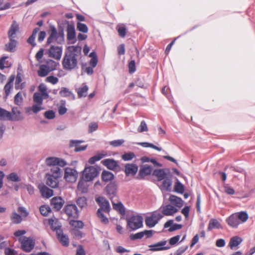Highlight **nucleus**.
Segmentation results:
<instances>
[{
	"mask_svg": "<svg viewBox=\"0 0 255 255\" xmlns=\"http://www.w3.org/2000/svg\"><path fill=\"white\" fill-rule=\"evenodd\" d=\"M81 47L79 46L69 47L68 51L65 52L62 61L64 69L71 71L75 69L78 65V57L81 55Z\"/></svg>",
	"mask_w": 255,
	"mask_h": 255,
	"instance_id": "f257e3e1",
	"label": "nucleus"
},
{
	"mask_svg": "<svg viewBox=\"0 0 255 255\" xmlns=\"http://www.w3.org/2000/svg\"><path fill=\"white\" fill-rule=\"evenodd\" d=\"M246 212H241L232 214L226 219V222L230 227L236 228L242 223L245 222L248 219Z\"/></svg>",
	"mask_w": 255,
	"mask_h": 255,
	"instance_id": "f03ea898",
	"label": "nucleus"
},
{
	"mask_svg": "<svg viewBox=\"0 0 255 255\" xmlns=\"http://www.w3.org/2000/svg\"><path fill=\"white\" fill-rule=\"evenodd\" d=\"M50 35L47 38L46 43L49 45L55 42L58 44H61L64 42V33L63 29L57 32L56 28L53 26L50 27Z\"/></svg>",
	"mask_w": 255,
	"mask_h": 255,
	"instance_id": "7ed1b4c3",
	"label": "nucleus"
},
{
	"mask_svg": "<svg viewBox=\"0 0 255 255\" xmlns=\"http://www.w3.org/2000/svg\"><path fill=\"white\" fill-rule=\"evenodd\" d=\"M54 220L50 219L49 223L51 225V229L56 231L57 238L60 244L64 247H68L69 245V239L68 236L64 234L61 229V227L58 226L55 227L53 224Z\"/></svg>",
	"mask_w": 255,
	"mask_h": 255,
	"instance_id": "20e7f679",
	"label": "nucleus"
},
{
	"mask_svg": "<svg viewBox=\"0 0 255 255\" xmlns=\"http://www.w3.org/2000/svg\"><path fill=\"white\" fill-rule=\"evenodd\" d=\"M99 173V168L97 166H90L85 167L82 172L83 179L86 182L93 180Z\"/></svg>",
	"mask_w": 255,
	"mask_h": 255,
	"instance_id": "39448f33",
	"label": "nucleus"
},
{
	"mask_svg": "<svg viewBox=\"0 0 255 255\" xmlns=\"http://www.w3.org/2000/svg\"><path fill=\"white\" fill-rule=\"evenodd\" d=\"M142 218L140 216H132L127 219V226L131 230H135L142 226Z\"/></svg>",
	"mask_w": 255,
	"mask_h": 255,
	"instance_id": "423d86ee",
	"label": "nucleus"
},
{
	"mask_svg": "<svg viewBox=\"0 0 255 255\" xmlns=\"http://www.w3.org/2000/svg\"><path fill=\"white\" fill-rule=\"evenodd\" d=\"M21 249L26 252H30L34 248L35 242L30 238L23 237L19 239Z\"/></svg>",
	"mask_w": 255,
	"mask_h": 255,
	"instance_id": "0eeeda50",
	"label": "nucleus"
},
{
	"mask_svg": "<svg viewBox=\"0 0 255 255\" xmlns=\"http://www.w3.org/2000/svg\"><path fill=\"white\" fill-rule=\"evenodd\" d=\"M78 173L76 169L70 167L65 169L64 178L68 182L74 183L78 178Z\"/></svg>",
	"mask_w": 255,
	"mask_h": 255,
	"instance_id": "6e6552de",
	"label": "nucleus"
},
{
	"mask_svg": "<svg viewBox=\"0 0 255 255\" xmlns=\"http://www.w3.org/2000/svg\"><path fill=\"white\" fill-rule=\"evenodd\" d=\"M162 217L163 216L160 213L154 212L151 216L145 218V224L149 228L153 227Z\"/></svg>",
	"mask_w": 255,
	"mask_h": 255,
	"instance_id": "1a4fd4ad",
	"label": "nucleus"
},
{
	"mask_svg": "<svg viewBox=\"0 0 255 255\" xmlns=\"http://www.w3.org/2000/svg\"><path fill=\"white\" fill-rule=\"evenodd\" d=\"M65 214L69 218L77 219L79 216V211L75 204H68L64 208Z\"/></svg>",
	"mask_w": 255,
	"mask_h": 255,
	"instance_id": "9d476101",
	"label": "nucleus"
},
{
	"mask_svg": "<svg viewBox=\"0 0 255 255\" xmlns=\"http://www.w3.org/2000/svg\"><path fill=\"white\" fill-rule=\"evenodd\" d=\"M97 203L100 206L99 209H101V211L106 213H109L111 210V207L109 202L105 197L100 196L96 198L95 199Z\"/></svg>",
	"mask_w": 255,
	"mask_h": 255,
	"instance_id": "9b49d317",
	"label": "nucleus"
},
{
	"mask_svg": "<svg viewBox=\"0 0 255 255\" xmlns=\"http://www.w3.org/2000/svg\"><path fill=\"white\" fill-rule=\"evenodd\" d=\"M118 187L115 182H111L106 187L105 191L111 200L117 196Z\"/></svg>",
	"mask_w": 255,
	"mask_h": 255,
	"instance_id": "f8f14e48",
	"label": "nucleus"
},
{
	"mask_svg": "<svg viewBox=\"0 0 255 255\" xmlns=\"http://www.w3.org/2000/svg\"><path fill=\"white\" fill-rule=\"evenodd\" d=\"M62 48L61 46H51L49 49V55L56 60H59L62 55Z\"/></svg>",
	"mask_w": 255,
	"mask_h": 255,
	"instance_id": "ddd939ff",
	"label": "nucleus"
},
{
	"mask_svg": "<svg viewBox=\"0 0 255 255\" xmlns=\"http://www.w3.org/2000/svg\"><path fill=\"white\" fill-rule=\"evenodd\" d=\"M152 175L157 177L158 181H161L168 176H170V174L167 169H156L153 171Z\"/></svg>",
	"mask_w": 255,
	"mask_h": 255,
	"instance_id": "4468645a",
	"label": "nucleus"
},
{
	"mask_svg": "<svg viewBox=\"0 0 255 255\" xmlns=\"http://www.w3.org/2000/svg\"><path fill=\"white\" fill-rule=\"evenodd\" d=\"M166 243V241H162L153 245H149L148 246L149 248H150L149 250L152 252H155L158 251L168 250L170 248V246L164 247Z\"/></svg>",
	"mask_w": 255,
	"mask_h": 255,
	"instance_id": "2eb2a0df",
	"label": "nucleus"
},
{
	"mask_svg": "<svg viewBox=\"0 0 255 255\" xmlns=\"http://www.w3.org/2000/svg\"><path fill=\"white\" fill-rule=\"evenodd\" d=\"M23 119L21 112L17 107H13L10 112L9 121H18Z\"/></svg>",
	"mask_w": 255,
	"mask_h": 255,
	"instance_id": "dca6fc26",
	"label": "nucleus"
},
{
	"mask_svg": "<svg viewBox=\"0 0 255 255\" xmlns=\"http://www.w3.org/2000/svg\"><path fill=\"white\" fill-rule=\"evenodd\" d=\"M59 178L50 175L49 173H47L46 174V184L52 188H57L59 185L58 179Z\"/></svg>",
	"mask_w": 255,
	"mask_h": 255,
	"instance_id": "f3484780",
	"label": "nucleus"
},
{
	"mask_svg": "<svg viewBox=\"0 0 255 255\" xmlns=\"http://www.w3.org/2000/svg\"><path fill=\"white\" fill-rule=\"evenodd\" d=\"M102 163L108 169L114 171L119 167L118 162L114 159H105L102 161Z\"/></svg>",
	"mask_w": 255,
	"mask_h": 255,
	"instance_id": "a211bd4d",
	"label": "nucleus"
},
{
	"mask_svg": "<svg viewBox=\"0 0 255 255\" xmlns=\"http://www.w3.org/2000/svg\"><path fill=\"white\" fill-rule=\"evenodd\" d=\"M65 202L61 197H54L51 200V205L56 211H59Z\"/></svg>",
	"mask_w": 255,
	"mask_h": 255,
	"instance_id": "6ab92c4d",
	"label": "nucleus"
},
{
	"mask_svg": "<svg viewBox=\"0 0 255 255\" xmlns=\"http://www.w3.org/2000/svg\"><path fill=\"white\" fill-rule=\"evenodd\" d=\"M19 27L15 20H13L7 32L8 38H16V33L18 32Z\"/></svg>",
	"mask_w": 255,
	"mask_h": 255,
	"instance_id": "aec40b11",
	"label": "nucleus"
},
{
	"mask_svg": "<svg viewBox=\"0 0 255 255\" xmlns=\"http://www.w3.org/2000/svg\"><path fill=\"white\" fill-rule=\"evenodd\" d=\"M67 23V38L68 40H73L75 39L76 33L74 25L73 23H70L68 21H66Z\"/></svg>",
	"mask_w": 255,
	"mask_h": 255,
	"instance_id": "412c9836",
	"label": "nucleus"
},
{
	"mask_svg": "<svg viewBox=\"0 0 255 255\" xmlns=\"http://www.w3.org/2000/svg\"><path fill=\"white\" fill-rule=\"evenodd\" d=\"M138 170L137 166L135 164L127 163L125 166V172L127 176L134 175Z\"/></svg>",
	"mask_w": 255,
	"mask_h": 255,
	"instance_id": "4be33fe9",
	"label": "nucleus"
},
{
	"mask_svg": "<svg viewBox=\"0 0 255 255\" xmlns=\"http://www.w3.org/2000/svg\"><path fill=\"white\" fill-rule=\"evenodd\" d=\"M39 189L41 196L46 198H49L53 195V191L49 189L45 185H40Z\"/></svg>",
	"mask_w": 255,
	"mask_h": 255,
	"instance_id": "5701e85b",
	"label": "nucleus"
},
{
	"mask_svg": "<svg viewBox=\"0 0 255 255\" xmlns=\"http://www.w3.org/2000/svg\"><path fill=\"white\" fill-rule=\"evenodd\" d=\"M162 184L159 186L160 189L165 191H170L171 189L172 180L169 176L162 180Z\"/></svg>",
	"mask_w": 255,
	"mask_h": 255,
	"instance_id": "b1692460",
	"label": "nucleus"
},
{
	"mask_svg": "<svg viewBox=\"0 0 255 255\" xmlns=\"http://www.w3.org/2000/svg\"><path fill=\"white\" fill-rule=\"evenodd\" d=\"M178 209L170 204L162 207V213L165 216H171L177 212Z\"/></svg>",
	"mask_w": 255,
	"mask_h": 255,
	"instance_id": "393cba45",
	"label": "nucleus"
},
{
	"mask_svg": "<svg viewBox=\"0 0 255 255\" xmlns=\"http://www.w3.org/2000/svg\"><path fill=\"white\" fill-rule=\"evenodd\" d=\"M9 42L5 45V50L6 51L13 52L15 51V48L17 44L16 38H8Z\"/></svg>",
	"mask_w": 255,
	"mask_h": 255,
	"instance_id": "a878e982",
	"label": "nucleus"
},
{
	"mask_svg": "<svg viewBox=\"0 0 255 255\" xmlns=\"http://www.w3.org/2000/svg\"><path fill=\"white\" fill-rule=\"evenodd\" d=\"M169 227L170 228L168 229V231L172 232L180 229L182 227V226L181 224H173V221L172 220H169L164 224V228H167Z\"/></svg>",
	"mask_w": 255,
	"mask_h": 255,
	"instance_id": "bb28decb",
	"label": "nucleus"
},
{
	"mask_svg": "<svg viewBox=\"0 0 255 255\" xmlns=\"http://www.w3.org/2000/svg\"><path fill=\"white\" fill-rule=\"evenodd\" d=\"M152 172L151 166L147 165H143L140 168L138 175L142 178L146 176L150 175Z\"/></svg>",
	"mask_w": 255,
	"mask_h": 255,
	"instance_id": "cd10ccee",
	"label": "nucleus"
},
{
	"mask_svg": "<svg viewBox=\"0 0 255 255\" xmlns=\"http://www.w3.org/2000/svg\"><path fill=\"white\" fill-rule=\"evenodd\" d=\"M15 78L14 75H11L8 81L4 87V91L5 97H7L10 93L11 90L13 88V83Z\"/></svg>",
	"mask_w": 255,
	"mask_h": 255,
	"instance_id": "c85d7f7f",
	"label": "nucleus"
},
{
	"mask_svg": "<svg viewBox=\"0 0 255 255\" xmlns=\"http://www.w3.org/2000/svg\"><path fill=\"white\" fill-rule=\"evenodd\" d=\"M107 153L106 151L102 150L100 152H98L96 155L91 157L88 160V162L91 164H93L95 162L101 160L103 157L106 156Z\"/></svg>",
	"mask_w": 255,
	"mask_h": 255,
	"instance_id": "c756f323",
	"label": "nucleus"
},
{
	"mask_svg": "<svg viewBox=\"0 0 255 255\" xmlns=\"http://www.w3.org/2000/svg\"><path fill=\"white\" fill-rule=\"evenodd\" d=\"M169 200L171 204L175 205L177 207L180 208L183 206V201L182 199L175 195H170Z\"/></svg>",
	"mask_w": 255,
	"mask_h": 255,
	"instance_id": "7c9ffc66",
	"label": "nucleus"
},
{
	"mask_svg": "<svg viewBox=\"0 0 255 255\" xmlns=\"http://www.w3.org/2000/svg\"><path fill=\"white\" fill-rule=\"evenodd\" d=\"M59 94L61 97L69 98L71 100H74L75 97L74 94L68 88L62 87L59 92Z\"/></svg>",
	"mask_w": 255,
	"mask_h": 255,
	"instance_id": "2f4dec72",
	"label": "nucleus"
},
{
	"mask_svg": "<svg viewBox=\"0 0 255 255\" xmlns=\"http://www.w3.org/2000/svg\"><path fill=\"white\" fill-rule=\"evenodd\" d=\"M243 241L242 239L239 236H234L231 238L229 246L231 249L237 247Z\"/></svg>",
	"mask_w": 255,
	"mask_h": 255,
	"instance_id": "473e14b6",
	"label": "nucleus"
},
{
	"mask_svg": "<svg viewBox=\"0 0 255 255\" xmlns=\"http://www.w3.org/2000/svg\"><path fill=\"white\" fill-rule=\"evenodd\" d=\"M84 180H80L77 185L78 190L82 193H86L88 191V186Z\"/></svg>",
	"mask_w": 255,
	"mask_h": 255,
	"instance_id": "72a5a7b5",
	"label": "nucleus"
},
{
	"mask_svg": "<svg viewBox=\"0 0 255 255\" xmlns=\"http://www.w3.org/2000/svg\"><path fill=\"white\" fill-rule=\"evenodd\" d=\"M76 202L77 205L81 209L86 207L87 206V199L84 196L77 198L76 200Z\"/></svg>",
	"mask_w": 255,
	"mask_h": 255,
	"instance_id": "f704fd0d",
	"label": "nucleus"
},
{
	"mask_svg": "<svg viewBox=\"0 0 255 255\" xmlns=\"http://www.w3.org/2000/svg\"><path fill=\"white\" fill-rule=\"evenodd\" d=\"M50 71V70L46 65H41L39 67L37 73L39 76L43 77L47 76Z\"/></svg>",
	"mask_w": 255,
	"mask_h": 255,
	"instance_id": "c9c22d12",
	"label": "nucleus"
},
{
	"mask_svg": "<svg viewBox=\"0 0 255 255\" xmlns=\"http://www.w3.org/2000/svg\"><path fill=\"white\" fill-rule=\"evenodd\" d=\"M113 207L114 209L118 211L121 214H124L125 213V210L123 204L119 202L118 203H115L113 199L111 200Z\"/></svg>",
	"mask_w": 255,
	"mask_h": 255,
	"instance_id": "e433bc0d",
	"label": "nucleus"
},
{
	"mask_svg": "<svg viewBox=\"0 0 255 255\" xmlns=\"http://www.w3.org/2000/svg\"><path fill=\"white\" fill-rule=\"evenodd\" d=\"M39 28L36 27L35 28L33 31L31 35L28 38L27 42L31 44L32 47H34L36 46V43L35 42V38L36 36L37 33L39 31Z\"/></svg>",
	"mask_w": 255,
	"mask_h": 255,
	"instance_id": "4c0bfd02",
	"label": "nucleus"
},
{
	"mask_svg": "<svg viewBox=\"0 0 255 255\" xmlns=\"http://www.w3.org/2000/svg\"><path fill=\"white\" fill-rule=\"evenodd\" d=\"M88 90V87L85 84H84L83 87L77 89V92L78 97L80 98L82 97H85L87 95Z\"/></svg>",
	"mask_w": 255,
	"mask_h": 255,
	"instance_id": "58836bf2",
	"label": "nucleus"
},
{
	"mask_svg": "<svg viewBox=\"0 0 255 255\" xmlns=\"http://www.w3.org/2000/svg\"><path fill=\"white\" fill-rule=\"evenodd\" d=\"M101 176L102 180L105 182L111 181L114 178V175L112 172L106 170L103 171Z\"/></svg>",
	"mask_w": 255,
	"mask_h": 255,
	"instance_id": "ea45409f",
	"label": "nucleus"
},
{
	"mask_svg": "<svg viewBox=\"0 0 255 255\" xmlns=\"http://www.w3.org/2000/svg\"><path fill=\"white\" fill-rule=\"evenodd\" d=\"M50 175L54 176L56 177H61L62 176V171L58 166H52L50 169Z\"/></svg>",
	"mask_w": 255,
	"mask_h": 255,
	"instance_id": "a19ab883",
	"label": "nucleus"
},
{
	"mask_svg": "<svg viewBox=\"0 0 255 255\" xmlns=\"http://www.w3.org/2000/svg\"><path fill=\"white\" fill-rule=\"evenodd\" d=\"M184 186L178 179H177V181L174 184V191L178 193L182 194L184 191Z\"/></svg>",
	"mask_w": 255,
	"mask_h": 255,
	"instance_id": "79ce46f5",
	"label": "nucleus"
},
{
	"mask_svg": "<svg viewBox=\"0 0 255 255\" xmlns=\"http://www.w3.org/2000/svg\"><path fill=\"white\" fill-rule=\"evenodd\" d=\"M10 112L1 108L0 107V120H8L9 121Z\"/></svg>",
	"mask_w": 255,
	"mask_h": 255,
	"instance_id": "37998d69",
	"label": "nucleus"
},
{
	"mask_svg": "<svg viewBox=\"0 0 255 255\" xmlns=\"http://www.w3.org/2000/svg\"><path fill=\"white\" fill-rule=\"evenodd\" d=\"M221 225L219 222L216 219H212L210 220L208 230L210 231L214 228L219 229Z\"/></svg>",
	"mask_w": 255,
	"mask_h": 255,
	"instance_id": "c03bdc74",
	"label": "nucleus"
},
{
	"mask_svg": "<svg viewBox=\"0 0 255 255\" xmlns=\"http://www.w3.org/2000/svg\"><path fill=\"white\" fill-rule=\"evenodd\" d=\"M10 219L14 224H19L22 221V218L20 215L16 212H13L10 216Z\"/></svg>",
	"mask_w": 255,
	"mask_h": 255,
	"instance_id": "a18cd8bd",
	"label": "nucleus"
},
{
	"mask_svg": "<svg viewBox=\"0 0 255 255\" xmlns=\"http://www.w3.org/2000/svg\"><path fill=\"white\" fill-rule=\"evenodd\" d=\"M97 215L99 218L100 219L101 221L104 224H107L109 223V220L107 217L104 214L101 209H98L97 212Z\"/></svg>",
	"mask_w": 255,
	"mask_h": 255,
	"instance_id": "49530a36",
	"label": "nucleus"
},
{
	"mask_svg": "<svg viewBox=\"0 0 255 255\" xmlns=\"http://www.w3.org/2000/svg\"><path fill=\"white\" fill-rule=\"evenodd\" d=\"M70 224L74 229H82L84 227V223L82 221L79 220H71L70 221Z\"/></svg>",
	"mask_w": 255,
	"mask_h": 255,
	"instance_id": "de8ad7c7",
	"label": "nucleus"
},
{
	"mask_svg": "<svg viewBox=\"0 0 255 255\" xmlns=\"http://www.w3.org/2000/svg\"><path fill=\"white\" fill-rule=\"evenodd\" d=\"M135 157V154L132 152H125L122 155V159L124 161H130Z\"/></svg>",
	"mask_w": 255,
	"mask_h": 255,
	"instance_id": "09e8293b",
	"label": "nucleus"
},
{
	"mask_svg": "<svg viewBox=\"0 0 255 255\" xmlns=\"http://www.w3.org/2000/svg\"><path fill=\"white\" fill-rule=\"evenodd\" d=\"M39 211L42 215L47 216L51 212V208L46 205H42L39 208Z\"/></svg>",
	"mask_w": 255,
	"mask_h": 255,
	"instance_id": "8fccbe9b",
	"label": "nucleus"
},
{
	"mask_svg": "<svg viewBox=\"0 0 255 255\" xmlns=\"http://www.w3.org/2000/svg\"><path fill=\"white\" fill-rule=\"evenodd\" d=\"M33 101L39 105H41L43 103V98L40 93L36 92L33 94Z\"/></svg>",
	"mask_w": 255,
	"mask_h": 255,
	"instance_id": "3c124183",
	"label": "nucleus"
},
{
	"mask_svg": "<svg viewBox=\"0 0 255 255\" xmlns=\"http://www.w3.org/2000/svg\"><path fill=\"white\" fill-rule=\"evenodd\" d=\"M58 160L57 157H47L45 159V163L48 166H56L57 160Z\"/></svg>",
	"mask_w": 255,
	"mask_h": 255,
	"instance_id": "603ef678",
	"label": "nucleus"
},
{
	"mask_svg": "<svg viewBox=\"0 0 255 255\" xmlns=\"http://www.w3.org/2000/svg\"><path fill=\"white\" fill-rule=\"evenodd\" d=\"M7 58V56H3L0 59V69L3 70L4 68L9 67L10 66V64L5 61Z\"/></svg>",
	"mask_w": 255,
	"mask_h": 255,
	"instance_id": "864d4df0",
	"label": "nucleus"
},
{
	"mask_svg": "<svg viewBox=\"0 0 255 255\" xmlns=\"http://www.w3.org/2000/svg\"><path fill=\"white\" fill-rule=\"evenodd\" d=\"M137 144H139L144 147H151V148L156 149L158 151L161 150V148L159 147L156 145H154L152 143L144 142H139V143H138Z\"/></svg>",
	"mask_w": 255,
	"mask_h": 255,
	"instance_id": "5fc2aeb1",
	"label": "nucleus"
},
{
	"mask_svg": "<svg viewBox=\"0 0 255 255\" xmlns=\"http://www.w3.org/2000/svg\"><path fill=\"white\" fill-rule=\"evenodd\" d=\"M41 105H39L38 104H34L31 108H29L27 110V112H29L31 110L34 113L36 114L41 110L44 109L43 108L41 107Z\"/></svg>",
	"mask_w": 255,
	"mask_h": 255,
	"instance_id": "6e6d98bb",
	"label": "nucleus"
},
{
	"mask_svg": "<svg viewBox=\"0 0 255 255\" xmlns=\"http://www.w3.org/2000/svg\"><path fill=\"white\" fill-rule=\"evenodd\" d=\"M77 28L79 31L83 33H87L88 31L87 26L85 24L81 22L77 23Z\"/></svg>",
	"mask_w": 255,
	"mask_h": 255,
	"instance_id": "4d7b16f0",
	"label": "nucleus"
},
{
	"mask_svg": "<svg viewBox=\"0 0 255 255\" xmlns=\"http://www.w3.org/2000/svg\"><path fill=\"white\" fill-rule=\"evenodd\" d=\"M71 233L74 236V237L79 239L83 237V233L77 229H73L71 230Z\"/></svg>",
	"mask_w": 255,
	"mask_h": 255,
	"instance_id": "13d9d810",
	"label": "nucleus"
},
{
	"mask_svg": "<svg viewBox=\"0 0 255 255\" xmlns=\"http://www.w3.org/2000/svg\"><path fill=\"white\" fill-rule=\"evenodd\" d=\"M23 101V98L22 97V93L21 92H19L14 96V102L15 104L19 105Z\"/></svg>",
	"mask_w": 255,
	"mask_h": 255,
	"instance_id": "bf43d9fd",
	"label": "nucleus"
},
{
	"mask_svg": "<svg viewBox=\"0 0 255 255\" xmlns=\"http://www.w3.org/2000/svg\"><path fill=\"white\" fill-rule=\"evenodd\" d=\"M148 130V128L147 125L144 121H142L139 127L137 128V131L139 132H142L144 131H147Z\"/></svg>",
	"mask_w": 255,
	"mask_h": 255,
	"instance_id": "052dcab7",
	"label": "nucleus"
},
{
	"mask_svg": "<svg viewBox=\"0 0 255 255\" xmlns=\"http://www.w3.org/2000/svg\"><path fill=\"white\" fill-rule=\"evenodd\" d=\"M119 35L121 37H124L126 34V28L125 26H118L117 27Z\"/></svg>",
	"mask_w": 255,
	"mask_h": 255,
	"instance_id": "680f3d73",
	"label": "nucleus"
},
{
	"mask_svg": "<svg viewBox=\"0 0 255 255\" xmlns=\"http://www.w3.org/2000/svg\"><path fill=\"white\" fill-rule=\"evenodd\" d=\"M44 115L46 119L49 120L53 119L55 117V112L52 110H49L45 112Z\"/></svg>",
	"mask_w": 255,
	"mask_h": 255,
	"instance_id": "e2e57ef3",
	"label": "nucleus"
},
{
	"mask_svg": "<svg viewBox=\"0 0 255 255\" xmlns=\"http://www.w3.org/2000/svg\"><path fill=\"white\" fill-rule=\"evenodd\" d=\"M7 179L13 182H18L20 180L17 174L13 172L8 175Z\"/></svg>",
	"mask_w": 255,
	"mask_h": 255,
	"instance_id": "0e129e2a",
	"label": "nucleus"
},
{
	"mask_svg": "<svg viewBox=\"0 0 255 255\" xmlns=\"http://www.w3.org/2000/svg\"><path fill=\"white\" fill-rule=\"evenodd\" d=\"M129 73L130 74L133 73L135 70V62L134 60H131L128 65Z\"/></svg>",
	"mask_w": 255,
	"mask_h": 255,
	"instance_id": "69168bd1",
	"label": "nucleus"
},
{
	"mask_svg": "<svg viewBox=\"0 0 255 255\" xmlns=\"http://www.w3.org/2000/svg\"><path fill=\"white\" fill-rule=\"evenodd\" d=\"M125 142L124 139H118L110 141V144L114 147H118L121 146Z\"/></svg>",
	"mask_w": 255,
	"mask_h": 255,
	"instance_id": "338daca9",
	"label": "nucleus"
},
{
	"mask_svg": "<svg viewBox=\"0 0 255 255\" xmlns=\"http://www.w3.org/2000/svg\"><path fill=\"white\" fill-rule=\"evenodd\" d=\"M224 191L227 194L229 195H233L235 193L234 189L229 186L228 184H226L224 186Z\"/></svg>",
	"mask_w": 255,
	"mask_h": 255,
	"instance_id": "774afa93",
	"label": "nucleus"
}]
</instances>
